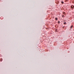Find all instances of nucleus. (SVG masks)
Instances as JSON below:
<instances>
[{
    "label": "nucleus",
    "mask_w": 74,
    "mask_h": 74,
    "mask_svg": "<svg viewBox=\"0 0 74 74\" xmlns=\"http://www.w3.org/2000/svg\"><path fill=\"white\" fill-rule=\"evenodd\" d=\"M71 7L72 8H73L74 7V6L73 5L71 6Z\"/></svg>",
    "instance_id": "f257e3e1"
},
{
    "label": "nucleus",
    "mask_w": 74,
    "mask_h": 74,
    "mask_svg": "<svg viewBox=\"0 0 74 74\" xmlns=\"http://www.w3.org/2000/svg\"><path fill=\"white\" fill-rule=\"evenodd\" d=\"M72 27H73V25H72V26H71L70 28H71H71H72Z\"/></svg>",
    "instance_id": "f03ea898"
},
{
    "label": "nucleus",
    "mask_w": 74,
    "mask_h": 74,
    "mask_svg": "<svg viewBox=\"0 0 74 74\" xmlns=\"http://www.w3.org/2000/svg\"><path fill=\"white\" fill-rule=\"evenodd\" d=\"M56 20L57 21V20H58V18H56Z\"/></svg>",
    "instance_id": "7ed1b4c3"
},
{
    "label": "nucleus",
    "mask_w": 74,
    "mask_h": 74,
    "mask_svg": "<svg viewBox=\"0 0 74 74\" xmlns=\"http://www.w3.org/2000/svg\"><path fill=\"white\" fill-rule=\"evenodd\" d=\"M62 4H63V3H64V2H62Z\"/></svg>",
    "instance_id": "20e7f679"
},
{
    "label": "nucleus",
    "mask_w": 74,
    "mask_h": 74,
    "mask_svg": "<svg viewBox=\"0 0 74 74\" xmlns=\"http://www.w3.org/2000/svg\"><path fill=\"white\" fill-rule=\"evenodd\" d=\"M58 23H60V21H58Z\"/></svg>",
    "instance_id": "39448f33"
},
{
    "label": "nucleus",
    "mask_w": 74,
    "mask_h": 74,
    "mask_svg": "<svg viewBox=\"0 0 74 74\" xmlns=\"http://www.w3.org/2000/svg\"><path fill=\"white\" fill-rule=\"evenodd\" d=\"M64 25H65V24H66V22H64Z\"/></svg>",
    "instance_id": "423d86ee"
},
{
    "label": "nucleus",
    "mask_w": 74,
    "mask_h": 74,
    "mask_svg": "<svg viewBox=\"0 0 74 74\" xmlns=\"http://www.w3.org/2000/svg\"><path fill=\"white\" fill-rule=\"evenodd\" d=\"M63 14H65V12H63Z\"/></svg>",
    "instance_id": "0eeeda50"
},
{
    "label": "nucleus",
    "mask_w": 74,
    "mask_h": 74,
    "mask_svg": "<svg viewBox=\"0 0 74 74\" xmlns=\"http://www.w3.org/2000/svg\"><path fill=\"white\" fill-rule=\"evenodd\" d=\"M62 17H63V16H64V15H62Z\"/></svg>",
    "instance_id": "6e6552de"
},
{
    "label": "nucleus",
    "mask_w": 74,
    "mask_h": 74,
    "mask_svg": "<svg viewBox=\"0 0 74 74\" xmlns=\"http://www.w3.org/2000/svg\"><path fill=\"white\" fill-rule=\"evenodd\" d=\"M66 0V1H67V0Z\"/></svg>",
    "instance_id": "1a4fd4ad"
}]
</instances>
